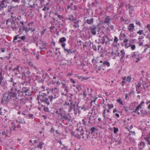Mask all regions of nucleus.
Returning <instances> with one entry per match:
<instances>
[{
    "mask_svg": "<svg viewBox=\"0 0 150 150\" xmlns=\"http://www.w3.org/2000/svg\"><path fill=\"white\" fill-rule=\"evenodd\" d=\"M46 92H42L37 96V99L38 100V103L40 100L41 102L44 103L47 105H49L52 102L53 99H54L59 96V90L56 88L51 89L47 88L46 90L42 89V91Z\"/></svg>",
    "mask_w": 150,
    "mask_h": 150,
    "instance_id": "f257e3e1",
    "label": "nucleus"
},
{
    "mask_svg": "<svg viewBox=\"0 0 150 150\" xmlns=\"http://www.w3.org/2000/svg\"><path fill=\"white\" fill-rule=\"evenodd\" d=\"M13 90H11V88L10 90L8 91L7 93L4 94L1 101V103L2 104L4 103V102L13 103L16 101L15 99L16 98L15 93L13 92Z\"/></svg>",
    "mask_w": 150,
    "mask_h": 150,
    "instance_id": "f03ea898",
    "label": "nucleus"
},
{
    "mask_svg": "<svg viewBox=\"0 0 150 150\" xmlns=\"http://www.w3.org/2000/svg\"><path fill=\"white\" fill-rule=\"evenodd\" d=\"M76 131L79 132L80 134L77 133L75 134V132H72L71 134L72 135L75 136L77 138L80 139L81 136L82 138L84 140H86L89 137V133H88L86 131H85L83 128L81 127L79 128L77 127L76 129Z\"/></svg>",
    "mask_w": 150,
    "mask_h": 150,
    "instance_id": "7ed1b4c3",
    "label": "nucleus"
},
{
    "mask_svg": "<svg viewBox=\"0 0 150 150\" xmlns=\"http://www.w3.org/2000/svg\"><path fill=\"white\" fill-rule=\"evenodd\" d=\"M73 95L69 94L68 93H66V108L68 110V112H70L71 110L74 109L75 107V105L73 104L72 100V96Z\"/></svg>",
    "mask_w": 150,
    "mask_h": 150,
    "instance_id": "20e7f679",
    "label": "nucleus"
},
{
    "mask_svg": "<svg viewBox=\"0 0 150 150\" xmlns=\"http://www.w3.org/2000/svg\"><path fill=\"white\" fill-rule=\"evenodd\" d=\"M6 23L13 30L16 31L19 29L20 31H21V28H20L18 23H16L15 21H11V19H8L6 20Z\"/></svg>",
    "mask_w": 150,
    "mask_h": 150,
    "instance_id": "39448f33",
    "label": "nucleus"
},
{
    "mask_svg": "<svg viewBox=\"0 0 150 150\" xmlns=\"http://www.w3.org/2000/svg\"><path fill=\"white\" fill-rule=\"evenodd\" d=\"M100 30V28L98 26L93 25L88 29V33L89 34L91 33L93 35H95L96 34V31H99Z\"/></svg>",
    "mask_w": 150,
    "mask_h": 150,
    "instance_id": "423d86ee",
    "label": "nucleus"
},
{
    "mask_svg": "<svg viewBox=\"0 0 150 150\" xmlns=\"http://www.w3.org/2000/svg\"><path fill=\"white\" fill-rule=\"evenodd\" d=\"M11 90L13 91V92L15 93V96L16 98H15L16 101L18 98H19L22 97L24 96V93L21 90H18L16 88H11Z\"/></svg>",
    "mask_w": 150,
    "mask_h": 150,
    "instance_id": "0eeeda50",
    "label": "nucleus"
},
{
    "mask_svg": "<svg viewBox=\"0 0 150 150\" xmlns=\"http://www.w3.org/2000/svg\"><path fill=\"white\" fill-rule=\"evenodd\" d=\"M69 118H68L66 115V129H67L68 131L66 130V132H71L72 131L73 127L71 125L72 123L71 121V117L69 116Z\"/></svg>",
    "mask_w": 150,
    "mask_h": 150,
    "instance_id": "6e6552de",
    "label": "nucleus"
},
{
    "mask_svg": "<svg viewBox=\"0 0 150 150\" xmlns=\"http://www.w3.org/2000/svg\"><path fill=\"white\" fill-rule=\"evenodd\" d=\"M95 42H96V43H91L92 45V48L93 50L95 51H97V48L98 51H102L103 48L101 45H100L98 43V42H97L96 40Z\"/></svg>",
    "mask_w": 150,
    "mask_h": 150,
    "instance_id": "1a4fd4ad",
    "label": "nucleus"
},
{
    "mask_svg": "<svg viewBox=\"0 0 150 150\" xmlns=\"http://www.w3.org/2000/svg\"><path fill=\"white\" fill-rule=\"evenodd\" d=\"M9 81L12 83V86L11 88H16L17 84L18 83V81L17 79V78L15 76H13L8 80Z\"/></svg>",
    "mask_w": 150,
    "mask_h": 150,
    "instance_id": "9d476101",
    "label": "nucleus"
},
{
    "mask_svg": "<svg viewBox=\"0 0 150 150\" xmlns=\"http://www.w3.org/2000/svg\"><path fill=\"white\" fill-rule=\"evenodd\" d=\"M88 116L89 117V121L88 122V123L90 124L91 123V121H95L97 119V116L96 113L94 112L93 113L92 112H89Z\"/></svg>",
    "mask_w": 150,
    "mask_h": 150,
    "instance_id": "9b49d317",
    "label": "nucleus"
},
{
    "mask_svg": "<svg viewBox=\"0 0 150 150\" xmlns=\"http://www.w3.org/2000/svg\"><path fill=\"white\" fill-rule=\"evenodd\" d=\"M5 1L3 0L0 2V14L4 15L5 14V9L7 5L5 3Z\"/></svg>",
    "mask_w": 150,
    "mask_h": 150,
    "instance_id": "f8f14e48",
    "label": "nucleus"
},
{
    "mask_svg": "<svg viewBox=\"0 0 150 150\" xmlns=\"http://www.w3.org/2000/svg\"><path fill=\"white\" fill-rule=\"evenodd\" d=\"M34 143L35 148H38L40 149H42V146L44 144V143L42 141H40L39 139L35 140Z\"/></svg>",
    "mask_w": 150,
    "mask_h": 150,
    "instance_id": "ddd939ff",
    "label": "nucleus"
},
{
    "mask_svg": "<svg viewBox=\"0 0 150 150\" xmlns=\"http://www.w3.org/2000/svg\"><path fill=\"white\" fill-rule=\"evenodd\" d=\"M14 104V107L17 110L23 109V107L25 105V103L21 100L20 102L17 101Z\"/></svg>",
    "mask_w": 150,
    "mask_h": 150,
    "instance_id": "4468645a",
    "label": "nucleus"
},
{
    "mask_svg": "<svg viewBox=\"0 0 150 150\" xmlns=\"http://www.w3.org/2000/svg\"><path fill=\"white\" fill-rule=\"evenodd\" d=\"M71 0H68L67 2L69 4L68 5H67V9L66 10H70L71 11V10H76L77 9V6L75 5H74L73 6L74 4L73 2H71L70 3V4H69V1ZM67 10H66V11Z\"/></svg>",
    "mask_w": 150,
    "mask_h": 150,
    "instance_id": "2eb2a0df",
    "label": "nucleus"
},
{
    "mask_svg": "<svg viewBox=\"0 0 150 150\" xmlns=\"http://www.w3.org/2000/svg\"><path fill=\"white\" fill-rule=\"evenodd\" d=\"M66 108L63 107V106L59 108V115L61 116L62 119H66Z\"/></svg>",
    "mask_w": 150,
    "mask_h": 150,
    "instance_id": "dca6fc26",
    "label": "nucleus"
},
{
    "mask_svg": "<svg viewBox=\"0 0 150 150\" xmlns=\"http://www.w3.org/2000/svg\"><path fill=\"white\" fill-rule=\"evenodd\" d=\"M125 3V2H121L120 4H118L119 7L117 10V14L119 15L121 14L122 10V9H121V8H123Z\"/></svg>",
    "mask_w": 150,
    "mask_h": 150,
    "instance_id": "f3484780",
    "label": "nucleus"
},
{
    "mask_svg": "<svg viewBox=\"0 0 150 150\" xmlns=\"http://www.w3.org/2000/svg\"><path fill=\"white\" fill-rule=\"evenodd\" d=\"M20 127V125H17L15 122H12L11 123L10 130L11 131H15L17 128H19Z\"/></svg>",
    "mask_w": 150,
    "mask_h": 150,
    "instance_id": "a211bd4d",
    "label": "nucleus"
},
{
    "mask_svg": "<svg viewBox=\"0 0 150 150\" xmlns=\"http://www.w3.org/2000/svg\"><path fill=\"white\" fill-rule=\"evenodd\" d=\"M20 23L21 24V25L23 27V30L24 31H25L26 33H27L31 29V27H28L27 26H25V25L26 24V22H24L23 21H21Z\"/></svg>",
    "mask_w": 150,
    "mask_h": 150,
    "instance_id": "6ab92c4d",
    "label": "nucleus"
},
{
    "mask_svg": "<svg viewBox=\"0 0 150 150\" xmlns=\"http://www.w3.org/2000/svg\"><path fill=\"white\" fill-rule=\"evenodd\" d=\"M13 70L18 71L19 73H24L25 71L22 66H17L16 68H13Z\"/></svg>",
    "mask_w": 150,
    "mask_h": 150,
    "instance_id": "aec40b11",
    "label": "nucleus"
},
{
    "mask_svg": "<svg viewBox=\"0 0 150 150\" xmlns=\"http://www.w3.org/2000/svg\"><path fill=\"white\" fill-rule=\"evenodd\" d=\"M4 74L3 73V69L2 68H0V86H1L3 82L4 81V77L3 75Z\"/></svg>",
    "mask_w": 150,
    "mask_h": 150,
    "instance_id": "412c9836",
    "label": "nucleus"
},
{
    "mask_svg": "<svg viewBox=\"0 0 150 150\" xmlns=\"http://www.w3.org/2000/svg\"><path fill=\"white\" fill-rule=\"evenodd\" d=\"M136 91L137 93H139L141 92L142 89L140 83H138L136 85Z\"/></svg>",
    "mask_w": 150,
    "mask_h": 150,
    "instance_id": "4be33fe9",
    "label": "nucleus"
},
{
    "mask_svg": "<svg viewBox=\"0 0 150 150\" xmlns=\"http://www.w3.org/2000/svg\"><path fill=\"white\" fill-rule=\"evenodd\" d=\"M128 5L129 14L130 15H132L133 12H134V7L131 5L130 4H129Z\"/></svg>",
    "mask_w": 150,
    "mask_h": 150,
    "instance_id": "5701e85b",
    "label": "nucleus"
},
{
    "mask_svg": "<svg viewBox=\"0 0 150 150\" xmlns=\"http://www.w3.org/2000/svg\"><path fill=\"white\" fill-rule=\"evenodd\" d=\"M105 40L104 36L101 37L100 38L98 39L99 42H98V43L99 44L101 43L102 45H103L105 42L106 44H107V41L105 42Z\"/></svg>",
    "mask_w": 150,
    "mask_h": 150,
    "instance_id": "b1692460",
    "label": "nucleus"
},
{
    "mask_svg": "<svg viewBox=\"0 0 150 150\" xmlns=\"http://www.w3.org/2000/svg\"><path fill=\"white\" fill-rule=\"evenodd\" d=\"M74 21L72 22L74 23L73 26L76 28L79 27V20L76 18Z\"/></svg>",
    "mask_w": 150,
    "mask_h": 150,
    "instance_id": "393cba45",
    "label": "nucleus"
},
{
    "mask_svg": "<svg viewBox=\"0 0 150 150\" xmlns=\"http://www.w3.org/2000/svg\"><path fill=\"white\" fill-rule=\"evenodd\" d=\"M76 51V50L75 48L74 49H73L72 48H70L69 49H66V52H67V54L74 53Z\"/></svg>",
    "mask_w": 150,
    "mask_h": 150,
    "instance_id": "a878e982",
    "label": "nucleus"
},
{
    "mask_svg": "<svg viewBox=\"0 0 150 150\" xmlns=\"http://www.w3.org/2000/svg\"><path fill=\"white\" fill-rule=\"evenodd\" d=\"M144 103L143 101H142L141 103L139 104L136 108L135 110L134 111V112H136L138 111L139 109H141L142 107V105Z\"/></svg>",
    "mask_w": 150,
    "mask_h": 150,
    "instance_id": "bb28decb",
    "label": "nucleus"
},
{
    "mask_svg": "<svg viewBox=\"0 0 150 150\" xmlns=\"http://www.w3.org/2000/svg\"><path fill=\"white\" fill-rule=\"evenodd\" d=\"M36 45L38 46L39 47L40 49H43L45 47V45L42 42H38L36 44Z\"/></svg>",
    "mask_w": 150,
    "mask_h": 150,
    "instance_id": "cd10ccee",
    "label": "nucleus"
},
{
    "mask_svg": "<svg viewBox=\"0 0 150 150\" xmlns=\"http://www.w3.org/2000/svg\"><path fill=\"white\" fill-rule=\"evenodd\" d=\"M76 18L72 15H71L68 17L66 18V20L70 21V22L72 23L73 21H74Z\"/></svg>",
    "mask_w": 150,
    "mask_h": 150,
    "instance_id": "c85d7f7f",
    "label": "nucleus"
},
{
    "mask_svg": "<svg viewBox=\"0 0 150 150\" xmlns=\"http://www.w3.org/2000/svg\"><path fill=\"white\" fill-rule=\"evenodd\" d=\"M125 52L124 50L123 49L120 51V56L121 57L120 60L122 61V59L125 58Z\"/></svg>",
    "mask_w": 150,
    "mask_h": 150,
    "instance_id": "c756f323",
    "label": "nucleus"
},
{
    "mask_svg": "<svg viewBox=\"0 0 150 150\" xmlns=\"http://www.w3.org/2000/svg\"><path fill=\"white\" fill-rule=\"evenodd\" d=\"M16 123L18 124H24L25 123V122L24 121V120L22 118H18L16 120Z\"/></svg>",
    "mask_w": 150,
    "mask_h": 150,
    "instance_id": "7c9ffc66",
    "label": "nucleus"
},
{
    "mask_svg": "<svg viewBox=\"0 0 150 150\" xmlns=\"http://www.w3.org/2000/svg\"><path fill=\"white\" fill-rule=\"evenodd\" d=\"M11 18H9L11 20V21H15L16 20V14L15 13H11Z\"/></svg>",
    "mask_w": 150,
    "mask_h": 150,
    "instance_id": "2f4dec72",
    "label": "nucleus"
},
{
    "mask_svg": "<svg viewBox=\"0 0 150 150\" xmlns=\"http://www.w3.org/2000/svg\"><path fill=\"white\" fill-rule=\"evenodd\" d=\"M134 28V26L133 23H131L128 26V30L130 32H132Z\"/></svg>",
    "mask_w": 150,
    "mask_h": 150,
    "instance_id": "473e14b6",
    "label": "nucleus"
},
{
    "mask_svg": "<svg viewBox=\"0 0 150 150\" xmlns=\"http://www.w3.org/2000/svg\"><path fill=\"white\" fill-rule=\"evenodd\" d=\"M140 149H142L145 146V143L142 141L140 142L138 145Z\"/></svg>",
    "mask_w": 150,
    "mask_h": 150,
    "instance_id": "72a5a7b5",
    "label": "nucleus"
},
{
    "mask_svg": "<svg viewBox=\"0 0 150 150\" xmlns=\"http://www.w3.org/2000/svg\"><path fill=\"white\" fill-rule=\"evenodd\" d=\"M144 139L147 142L148 144L150 145V133L144 138Z\"/></svg>",
    "mask_w": 150,
    "mask_h": 150,
    "instance_id": "f704fd0d",
    "label": "nucleus"
},
{
    "mask_svg": "<svg viewBox=\"0 0 150 150\" xmlns=\"http://www.w3.org/2000/svg\"><path fill=\"white\" fill-rule=\"evenodd\" d=\"M24 93H28L29 91V88L26 87H23L21 90Z\"/></svg>",
    "mask_w": 150,
    "mask_h": 150,
    "instance_id": "c9c22d12",
    "label": "nucleus"
},
{
    "mask_svg": "<svg viewBox=\"0 0 150 150\" xmlns=\"http://www.w3.org/2000/svg\"><path fill=\"white\" fill-rule=\"evenodd\" d=\"M93 18H91L90 19H88L85 20V22L89 24H92L93 23Z\"/></svg>",
    "mask_w": 150,
    "mask_h": 150,
    "instance_id": "e433bc0d",
    "label": "nucleus"
},
{
    "mask_svg": "<svg viewBox=\"0 0 150 150\" xmlns=\"http://www.w3.org/2000/svg\"><path fill=\"white\" fill-rule=\"evenodd\" d=\"M138 52H132L131 54V57L132 58V59L134 58H137V56Z\"/></svg>",
    "mask_w": 150,
    "mask_h": 150,
    "instance_id": "4c0bfd02",
    "label": "nucleus"
},
{
    "mask_svg": "<svg viewBox=\"0 0 150 150\" xmlns=\"http://www.w3.org/2000/svg\"><path fill=\"white\" fill-rule=\"evenodd\" d=\"M77 45L80 47L81 48H82L83 43L81 40H77Z\"/></svg>",
    "mask_w": 150,
    "mask_h": 150,
    "instance_id": "58836bf2",
    "label": "nucleus"
},
{
    "mask_svg": "<svg viewBox=\"0 0 150 150\" xmlns=\"http://www.w3.org/2000/svg\"><path fill=\"white\" fill-rule=\"evenodd\" d=\"M111 20V18L110 16H107L105 18L104 22L106 23H108L110 22V21Z\"/></svg>",
    "mask_w": 150,
    "mask_h": 150,
    "instance_id": "ea45409f",
    "label": "nucleus"
},
{
    "mask_svg": "<svg viewBox=\"0 0 150 150\" xmlns=\"http://www.w3.org/2000/svg\"><path fill=\"white\" fill-rule=\"evenodd\" d=\"M21 34H19L15 36L14 38L13 42H14L15 40H17L18 39H20Z\"/></svg>",
    "mask_w": 150,
    "mask_h": 150,
    "instance_id": "a19ab883",
    "label": "nucleus"
},
{
    "mask_svg": "<svg viewBox=\"0 0 150 150\" xmlns=\"http://www.w3.org/2000/svg\"><path fill=\"white\" fill-rule=\"evenodd\" d=\"M97 129L94 127H92L90 130V133L93 134L95 132V131H96Z\"/></svg>",
    "mask_w": 150,
    "mask_h": 150,
    "instance_id": "79ce46f5",
    "label": "nucleus"
},
{
    "mask_svg": "<svg viewBox=\"0 0 150 150\" xmlns=\"http://www.w3.org/2000/svg\"><path fill=\"white\" fill-rule=\"evenodd\" d=\"M61 84L62 85V87L64 89V91H66V82L64 80L62 82Z\"/></svg>",
    "mask_w": 150,
    "mask_h": 150,
    "instance_id": "37998d69",
    "label": "nucleus"
},
{
    "mask_svg": "<svg viewBox=\"0 0 150 150\" xmlns=\"http://www.w3.org/2000/svg\"><path fill=\"white\" fill-rule=\"evenodd\" d=\"M74 40V38H70L68 41V43L69 44L71 45L73 42V40Z\"/></svg>",
    "mask_w": 150,
    "mask_h": 150,
    "instance_id": "c03bdc74",
    "label": "nucleus"
},
{
    "mask_svg": "<svg viewBox=\"0 0 150 150\" xmlns=\"http://www.w3.org/2000/svg\"><path fill=\"white\" fill-rule=\"evenodd\" d=\"M142 55L141 54H137V57L138 58L136 59L137 60H135V62L136 63H137L140 60V58H142V57H141V56Z\"/></svg>",
    "mask_w": 150,
    "mask_h": 150,
    "instance_id": "a18cd8bd",
    "label": "nucleus"
},
{
    "mask_svg": "<svg viewBox=\"0 0 150 150\" xmlns=\"http://www.w3.org/2000/svg\"><path fill=\"white\" fill-rule=\"evenodd\" d=\"M144 49L143 52H145L148 49V48H150V45L148 44L146 45H144Z\"/></svg>",
    "mask_w": 150,
    "mask_h": 150,
    "instance_id": "49530a36",
    "label": "nucleus"
},
{
    "mask_svg": "<svg viewBox=\"0 0 150 150\" xmlns=\"http://www.w3.org/2000/svg\"><path fill=\"white\" fill-rule=\"evenodd\" d=\"M5 111V110H3L2 108L1 107H0V115L3 116L4 115Z\"/></svg>",
    "mask_w": 150,
    "mask_h": 150,
    "instance_id": "de8ad7c7",
    "label": "nucleus"
},
{
    "mask_svg": "<svg viewBox=\"0 0 150 150\" xmlns=\"http://www.w3.org/2000/svg\"><path fill=\"white\" fill-rule=\"evenodd\" d=\"M108 108L109 109H111L114 107L113 105L112 104H108L107 105Z\"/></svg>",
    "mask_w": 150,
    "mask_h": 150,
    "instance_id": "09e8293b",
    "label": "nucleus"
},
{
    "mask_svg": "<svg viewBox=\"0 0 150 150\" xmlns=\"http://www.w3.org/2000/svg\"><path fill=\"white\" fill-rule=\"evenodd\" d=\"M117 101L122 105H123L122 99L120 98H119L117 99Z\"/></svg>",
    "mask_w": 150,
    "mask_h": 150,
    "instance_id": "8fccbe9b",
    "label": "nucleus"
},
{
    "mask_svg": "<svg viewBox=\"0 0 150 150\" xmlns=\"http://www.w3.org/2000/svg\"><path fill=\"white\" fill-rule=\"evenodd\" d=\"M88 44V42H87V41L85 42L83 44V45L82 46V48L83 49H85V48H86L87 47V44Z\"/></svg>",
    "mask_w": 150,
    "mask_h": 150,
    "instance_id": "3c124183",
    "label": "nucleus"
},
{
    "mask_svg": "<svg viewBox=\"0 0 150 150\" xmlns=\"http://www.w3.org/2000/svg\"><path fill=\"white\" fill-rule=\"evenodd\" d=\"M31 0H21V2L24 4L28 3Z\"/></svg>",
    "mask_w": 150,
    "mask_h": 150,
    "instance_id": "603ef678",
    "label": "nucleus"
},
{
    "mask_svg": "<svg viewBox=\"0 0 150 150\" xmlns=\"http://www.w3.org/2000/svg\"><path fill=\"white\" fill-rule=\"evenodd\" d=\"M66 40V39L64 37L60 39L59 42L62 43L65 41Z\"/></svg>",
    "mask_w": 150,
    "mask_h": 150,
    "instance_id": "864d4df0",
    "label": "nucleus"
},
{
    "mask_svg": "<svg viewBox=\"0 0 150 150\" xmlns=\"http://www.w3.org/2000/svg\"><path fill=\"white\" fill-rule=\"evenodd\" d=\"M103 64L104 66H110V64L108 62L104 61L103 62Z\"/></svg>",
    "mask_w": 150,
    "mask_h": 150,
    "instance_id": "5fc2aeb1",
    "label": "nucleus"
},
{
    "mask_svg": "<svg viewBox=\"0 0 150 150\" xmlns=\"http://www.w3.org/2000/svg\"><path fill=\"white\" fill-rule=\"evenodd\" d=\"M87 121V118L86 117L84 118L82 120V121L83 122V124L86 125V122Z\"/></svg>",
    "mask_w": 150,
    "mask_h": 150,
    "instance_id": "6e6d98bb",
    "label": "nucleus"
},
{
    "mask_svg": "<svg viewBox=\"0 0 150 150\" xmlns=\"http://www.w3.org/2000/svg\"><path fill=\"white\" fill-rule=\"evenodd\" d=\"M80 108H81V109L83 110L84 111H86L87 109V108L84 105H83L82 106L80 107Z\"/></svg>",
    "mask_w": 150,
    "mask_h": 150,
    "instance_id": "4d7b16f0",
    "label": "nucleus"
},
{
    "mask_svg": "<svg viewBox=\"0 0 150 150\" xmlns=\"http://www.w3.org/2000/svg\"><path fill=\"white\" fill-rule=\"evenodd\" d=\"M113 129H114L113 132L115 134H116L117 132L118 131V129L117 127H113Z\"/></svg>",
    "mask_w": 150,
    "mask_h": 150,
    "instance_id": "13d9d810",
    "label": "nucleus"
},
{
    "mask_svg": "<svg viewBox=\"0 0 150 150\" xmlns=\"http://www.w3.org/2000/svg\"><path fill=\"white\" fill-rule=\"evenodd\" d=\"M131 79H132V78H131V76H127V78L126 80L127 82H129L130 81H131Z\"/></svg>",
    "mask_w": 150,
    "mask_h": 150,
    "instance_id": "bf43d9fd",
    "label": "nucleus"
},
{
    "mask_svg": "<svg viewBox=\"0 0 150 150\" xmlns=\"http://www.w3.org/2000/svg\"><path fill=\"white\" fill-rule=\"evenodd\" d=\"M136 36V34L135 33H131L129 35V37H135Z\"/></svg>",
    "mask_w": 150,
    "mask_h": 150,
    "instance_id": "052dcab7",
    "label": "nucleus"
},
{
    "mask_svg": "<svg viewBox=\"0 0 150 150\" xmlns=\"http://www.w3.org/2000/svg\"><path fill=\"white\" fill-rule=\"evenodd\" d=\"M135 23L137 25H139L140 27L141 26V24L140 22L139 21H138L137 20H136Z\"/></svg>",
    "mask_w": 150,
    "mask_h": 150,
    "instance_id": "680f3d73",
    "label": "nucleus"
},
{
    "mask_svg": "<svg viewBox=\"0 0 150 150\" xmlns=\"http://www.w3.org/2000/svg\"><path fill=\"white\" fill-rule=\"evenodd\" d=\"M125 47L126 48L128 47H130V45H131V44L130 43H125Z\"/></svg>",
    "mask_w": 150,
    "mask_h": 150,
    "instance_id": "e2e57ef3",
    "label": "nucleus"
},
{
    "mask_svg": "<svg viewBox=\"0 0 150 150\" xmlns=\"http://www.w3.org/2000/svg\"><path fill=\"white\" fill-rule=\"evenodd\" d=\"M33 23V21H31V22L28 23V27H30L31 28H32Z\"/></svg>",
    "mask_w": 150,
    "mask_h": 150,
    "instance_id": "0e129e2a",
    "label": "nucleus"
},
{
    "mask_svg": "<svg viewBox=\"0 0 150 150\" xmlns=\"http://www.w3.org/2000/svg\"><path fill=\"white\" fill-rule=\"evenodd\" d=\"M96 68L97 69H98L96 70V72L97 73H100V71L101 70V68L100 67V66H96Z\"/></svg>",
    "mask_w": 150,
    "mask_h": 150,
    "instance_id": "69168bd1",
    "label": "nucleus"
},
{
    "mask_svg": "<svg viewBox=\"0 0 150 150\" xmlns=\"http://www.w3.org/2000/svg\"><path fill=\"white\" fill-rule=\"evenodd\" d=\"M126 82L125 81L123 80L122 81V82L121 83V85L122 86H124V85L125 84H126Z\"/></svg>",
    "mask_w": 150,
    "mask_h": 150,
    "instance_id": "338daca9",
    "label": "nucleus"
},
{
    "mask_svg": "<svg viewBox=\"0 0 150 150\" xmlns=\"http://www.w3.org/2000/svg\"><path fill=\"white\" fill-rule=\"evenodd\" d=\"M145 27H146L148 29L149 31L150 32V24H148L146 26H145Z\"/></svg>",
    "mask_w": 150,
    "mask_h": 150,
    "instance_id": "774afa93",
    "label": "nucleus"
}]
</instances>
